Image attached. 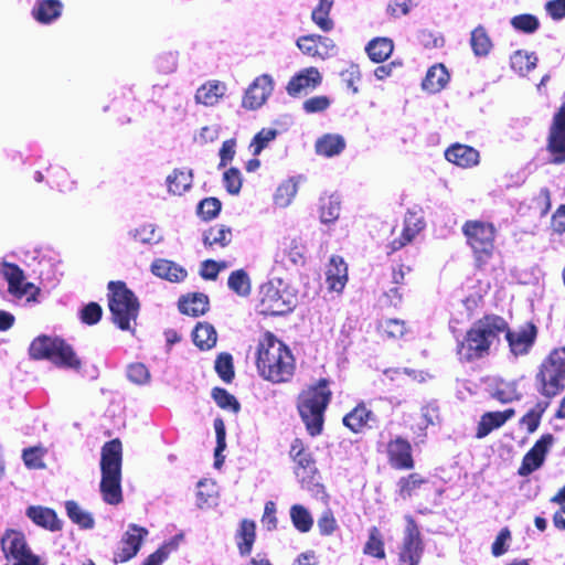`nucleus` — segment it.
I'll return each mask as SVG.
<instances>
[{
  "instance_id": "obj_1",
  "label": "nucleus",
  "mask_w": 565,
  "mask_h": 565,
  "mask_svg": "<svg viewBox=\"0 0 565 565\" xmlns=\"http://www.w3.org/2000/svg\"><path fill=\"white\" fill-rule=\"evenodd\" d=\"M255 364L259 376L273 384L289 383L296 373V359L290 348L270 331L257 343Z\"/></svg>"
},
{
  "instance_id": "obj_2",
  "label": "nucleus",
  "mask_w": 565,
  "mask_h": 565,
  "mask_svg": "<svg viewBox=\"0 0 565 565\" xmlns=\"http://www.w3.org/2000/svg\"><path fill=\"white\" fill-rule=\"evenodd\" d=\"M497 313H484L477 319L458 341L456 354L462 363H472L488 358L491 349L500 342Z\"/></svg>"
},
{
  "instance_id": "obj_3",
  "label": "nucleus",
  "mask_w": 565,
  "mask_h": 565,
  "mask_svg": "<svg viewBox=\"0 0 565 565\" xmlns=\"http://www.w3.org/2000/svg\"><path fill=\"white\" fill-rule=\"evenodd\" d=\"M331 399L330 381L326 377L307 385L298 394L296 408L310 437H317L323 433L326 411Z\"/></svg>"
},
{
  "instance_id": "obj_4",
  "label": "nucleus",
  "mask_w": 565,
  "mask_h": 565,
  "mask_svg": "<svg viewBox=\"0 0 565 565\" xmlns=\"http://www.w3.org/2000/svg\"><path fill=\"white\" fill-rule=\"evenodd\" d=\"M108 308L113 322L122 331H130L136 321L140 303L135 294L121 281L108 282Z\"/></svg>"
},
{
  "instance_id": "obj_5",
  "label": "nucleus",
  "mask_w": 565,
  "mask_h": 565,
  "mask_svg": "<svg viewBox=\"0 0 565 565\" xmlns=\"http://www.w3.org/2000/svg\"><path fill=\"white\" fill-rule=\"evenodd\" d=\"M467 244L472 249L477 268H483L493 257L497 232L492 223L469 220L462 225Z\"/></svg>"
},
{
  "instance_id": "obj_6",
  "label": "nucleus",
  "mask_w": 565,
  "mask_h": 565,
  "mask_svg": "<svg viewBox=\"0 0 565 565\" xmlns=\"http://www.w3.org/2000/svg\"><path fill=\"white\" fill-rule=\"evenodd\" d=\"M535 380L539 392L547 398L565 390V345L552 350L542 361Z\"/></svg>"
},
{
  "instance_id": "obj_7",
  "label": "nucleus",
  "mask_w": 565,
  "mask_h": 565,
  "mask_svg": "<svg viewBox=\"0 0 565 565\" xmlns=\"http://www.w3.org/2000/svg\"><path fill=\"white\" fill-rule=\"evenodd\" d=\"M296 297L288 292L281 279H270L259 288V312L264 316H282L296 307Z\"/></svg>"
},
{
  "instance_id": "obj_8",
  "label": "nucleus",
  "mask_w": 565,
  "mask_h": 565,
  "mask_svg": "<svg viewBox=\"0 0 565 565\" xmlns=\"http://www.w3.org/2000/svg\"><path fill=\"white\" fill-rule=\"evenodd\" d=\"M498 320L499 338L504 334L510 353L515 358L527 355L537 340V326L533 321H525L512 329L504 317L498 315Z\"/></svg>"
},
{
  "instance_id": "obj_9",
  "label": "nucleus",
  "mask_w": 565,
  "mask_h": 565,
  "mask_svg": "<svg viewBox=\"0 0 565 565\" xmlns=\"http://www.w3.org/2000/svg\"><path fill=\"white\" fill-rule=\"evenodd\" d=\"M1 551L10 565H45L41 557L34 554L23 532L7 529L0 540Z\"/></svg>"
},
{
  "instance_id": "obj_10",
  "label": "nucleus",
  "mask_w": 565,
  "mask_h": 565,
  "mask_svg": "<svg viewBox=\"0 0 565 565\" xmlns=\"http://www.w3.org/2000/svg\"><path fill=\"white\" fill-rule=\"evenodd\" d=\"M405 521L406 527L398 548L397 565H419L425 548L422 533L412 515H406Z\"/></svg>"
},
{
  "instance_id": "obj_11",
  "label": "nucleus",
  "mask_w": 565,
  "mask_h": 565,
  "mask_svg": "<svg viewBox=\"0 0 565 565\" xmlns=\"http://www.w3.org/2000/svg\"><path fill=\"white\" fill-rule=\"evenodd\" d=\"M546 151L550 156V163H565V102L553 115L546 139Z\"/></svg>"
},
{
  "instance_id": "obj_12",
  "label": "nucleus",
  "mask_w": 565,
  "mask_h": 565,
  "mask_svg": "<svg viewBox=\"0 0 565 565\" xmlns=\"http://www.w3.org/2000/svg\"><path fill=\"white\" fill-rule=\"evenodd\" d=\"M1 274L8 281V292L18 299L26 298L28 302H34L41 290L33 282H26L23 270L19 265L9 262H2Z\"/></svg>"
},
{
  "instance_id": "obj_13",
  "label": "nucleus",
  "mask_w": 565,
  "mask_h": 565,
  "mask_svg": "<svg viewBox=\"0 0 565 565\" xmlns=\"http://www.w3.org/2000/svg\"><path fill=\"white\" fill-rule=\"evenodd\" d=\"M148 530L137 524H129L128 530L124 533L119 547L114 553L113 562L115 564L126 563L134 558L141 548Z\"/></svg>"
},
{
  "instance_id": "obj_14",
  "label": "nucleus",
  "mask_w": 565,
  "mask_h": 565,
  "mask_svg": "<svg viewBox=\"0 0 565 565\" xmlns=\"http://www.w3.org/2000/svg\"><path fill=\"white\" fill-rule=\"evenodd\" d=\"M386 458L395 470H412L415 467L412 444L402 436H395L388 440Z\"/></svg>"
},
{
  "instance_id": "obj_15",
  "label": "nucleus",
  "mask_w": 565,
  "mask_h": 565,
  "mask_svg": "<svg viewBox=\"0 0 565 565\" xmlns=\"http://www.w3.org/2000/svg\"><path fill=\"white\" fill-rule=\"evenodd\" d=\"M289 457L294 462L296 476L302 479L311 478L317 473V462L309 446L301 438H295L289 448Z\"/></svg>"
},
{
  "instance_id": "obj_16",
  "label": "nucleus",
  "mask_w": 565,
  "mask_h": 565,
  "mask_svg": "<svg viewBox=\"0 0 565 565\" xmlns=\"http://www.w3.org/2000/svg\"><path fill=\"white\" fill-rule=\"evenodd\" d=\"M553 443L554 436L552 434L542 435L532 448L523 456L522 462L518 469V475L521 477H527L541 468Z\"/></svg>"
},
{
  "instance_id": "obj_17",
  "label": "nucleus",
  "mask_w": 565,
  "mask_h": 565,
  "mask_svg": "<svg viewBox=\"0 0 565 565\" xmlns=\"http://www.w3.org/2000/svg\"><path fill=\"white\" fill-rule=\"evenodd\" d=\"M377 423V416L367 407L364 401H360L343 418L342 424L353 434H362L373 428Z\"/></svg>"
},
{
  "instance_id": "obj_18",
  "label": "nucleus",
  "mask_w": 565,
  "mask_h": 565,
  "mask_svg": "<svg viewBox=\"0 0 565 565\" xmlns=\"http://www.w3.org/2000/svg\"><path fill=\"white\" fill-rule=\"evenodd\" d=\"M296 44L303 54L315 58L326 60L335 53L333 40L319 34L302 35Z\"/></svg>"
},
{
  "instance_id": "obj_19",
  "label": "nucleus",
  "mask_w": 565,
  "mask_h": 565,
  "mask_svg": "<svg viewBox=\"0 0 565 565\" xmlns=\"http://www.w3.org/2000/svg\"><path fill=\"white\" fill-rule=\"evenodd\" d=\"M273 92V79L268 74H263L254 79L246 89L242 106L246 109H257L265 104Z\"/></svg>"
},
{
  "instance_id": "obj_20",
  "label": "nucleus",
  "mask_w": 565,
  "mask_h": 565,
  "mask_svg": "<svg viewBox=\"0 0 565 565\" xmlns=\"http://www.w3.org/2000/svg\"><path fill=\"white\" fill-rule=\"evenodd\" d=\"M424 227L425 222L423 218L418 217L416 213H409L404 220L401 235L387 244V254H393L405 247L407 244L412 243L413 239L424 230Z\"/></svg>"
},
{
  "instance_id": "obj_21",
  "label": "nucleus",
  "mask_w": 565,
  "mask_h": 565,
  "mask_svg": "<svg viewBox=\"0 0 565 565\" xmlns=\"http://www.w3.org/2000/svg\"><path fill=\"white\" fill-rule=\"evenodd\" d=\"M322 82V76L318 68L311 66L301 70L299 73L295 74L288 82L286 86V90L289 96L296 97L302 90L308 88H316Z\"/></svg>"
},
{
  "instance_id": "obj_22",
  "label": "nucleus",
  "mask_w": 565,
  "mask_h": 565,
  "mask_svg": "<svg viewBox=\"0 0 565 565\" xmlns=\"http://www.w3.org/2000/svg\"><path fill=\"white\" fill-rule=\"evenodd\" d=\"M430 483L429 479L419 472H409L402 476L396 482V494L402 500H409L418 497Z\"/></svg>"
},
{
  "instance_id": "obj_23",
  "label": "nucleus",
  "mask_w": 565,
  "mask_h": 565,
  "mask_svg": "<svg viewBox=\"0 0 565 565\" xmlns=\"http://www.w3.org/2000/svg\"><path fill=\"white\" fill-rule=\"evenodd\" d=\"M514 416V408H507L501 412L497 411L484 413L478 423L476 437L478 439L487 437L492 430L502 427L508 420H510Z\"/></svg>"
},
{
  "instance_id": "obj_24",
  "label": "nucleus",
  "mask_w": 565,
  "mask_h": 565,
  "mask_svg": "<svg viewBox=\"0 0 565 565\" xmlns=\"http://www.w3.org/2000/svg\"><path fill=\"white\" fill-rule=\"evenodd\" d=\"M445 158L460 168H471L479 163L480 154L473 147L457 142L445 150Z\"/></svg>"
},
{
  "instance_id": "obj_25",
  "label": "nucleus",
  "mask_w": 565,
  "mask_h": 565,
  "mask_svg": "<svg viewBox=\"0 0 565 565\" xmlns=\"http://www.w3.org/2000/svg\"><path fill=\"white\" fill-rule=\"evenodd\" d=\"M122 445L119 438L111 439L102 447L100 471L121 472Z\"/></svg>"
},
{
  "instance_id": "obj_26",
  "label": "nucleus",
  "mask_w": 565,
  "mask_h": 565,
  "mask_svg": "<svg viewBox=\"0 0 565 565\" xmlns=\"http://www.w3.org/2000/svg\"><path fill=\"white\" fill-rule=\"evenodd\" d=\"M99 488L107 504L118 505L122 502L121 472H102Z\"/></svg>"
},
{
  "instance_id": "obj_27",
  "label": "nucleus",
  "mask_w": 565,
  "mask_h": 565,
  "mask_svg": "<svg viewBox=\"0 0 565 565\" xmlns=\"http://www.w3.org/2000/svg\"><path fill=\"white\" fill-rule=\"evenodd\" d=\"M26 516L38 526L56 532L62 530V522L53 509L42 505H31L26 509Z\"/></svg>"
},
{
  "instance_id": "obj_28",
  "label": "nucleus",
  "mask_w": 565,
  "mask_h": 565,
  "mask_svg": "<svg viewBox=\"0 0 565 565\" xmlns=\"http://www.w3.org/2000/svg\"><path fill=\"white\" fill-rule=\"evenodd\" d=\"M51 362L58 367L78 371L82 367V361L75 353L71 344L58 338L54 348Z\"/></svg>"
},
{
  "instance_id": "obj_29",
  "label": "nucleus",
  "mask_w": 565,
  "mask_h": 565,
  "mask_svg": "<svg viewBox=\"0 0 565 565\" xmlns=\"http://www.w3.org/2000/svg\"><path fill=\"white\" fill-rule=\"evenodd\" d=\"M326 281L332 291L341 292L348 281V266L342 257L332 256L326 273Z\"/></svg>"
},
{
  "instance_id": "obj_30",
  "label": "nucleus",
  "mask_w": 565,
  "mask_h": 565,
  "mask_svg": "<svg viewBox=\"0 0 565 565\" xmlns=\"http://www.w3.org/2000/svg\"><path fill=\"white\" fill-rule=\"evenodd\" d=\"M178 308L183 315L199 317L209 310L210 300L209 297L202 292H193L182 296L178 301Z\"/></svg>"
},
{
  "instance_id": "obj_31",
  "label": "nucleus",
  "mask_w": 565,
  "mask_h": 565,
  "mask_svg": "<svg viewBox=\"0 0 565 565\" xmlns=\"http://www.w3.org/2000/svg\"><path fill=\"white\" fill-rule=\"evenodd\" d=\"M235 541L239 555L248 556L256 541V523L253 520L243 519L235 533Z\"/></svg>"
},
{
  "instance_id": "obj_32",
  "label": "nucleus",
  "mask_w": 565,
  "mask_h": 565,
  "mask_svg": "<svg viewBox=\"0 0 565 565\" xmlns=\"http://www.w3.org/2000/svg\"><path fill=\"white\" fill-rule=\"evenodd\" d=\"M151 273L171 282H180L186 277V270L172 260L158 258L152 262Z\"/></svg>"
},
{
  "instance_id": "obj_33",
  "label": "nucleus",
  "mask_w": 565,
  "mask_h": 565,
  "mask_svg": "<svg viewBox=\"0 0 565 565\" xmlns=\"http://www.w3.org/2000/svg\"><path fill=\"white\" fill-rule=\"evenodd\" d=\"M449 73L444 64H435L428 68L422 87L424 90L435 94L446 87L449 82Z\"/></svg>"
},
{
  "instance_id": "obj_34",
  "label": "nucleus",
  "mask_w": 565,
  "mask_h": 565,
  "mask_svg": "<svg viewBox=\"0 0 565 565\" xmlns=\"http://www.w3.org/2000/svg\"><path fill=\"white\" fill-rule=\"evenodd\" d=\"M168 192L173 195H182L191 189L193 182V173L191 169H174L167 177Z\"/></svg>"
},
{
  "instance_id": "obj_35",
  "label": "nucleus",
  "mask_w": 565,
  "mask_h": 565,
  "mask_svg": "<svg viewBox=\"0 0 565 565\" xmlns=\"http://www.w3.org/2000/svg\"><path fill=\"white\" fill-rule=\"evenodd\" d=\"M225 84L210 81L203 84L195 93V102L204 106H214L224 96Z\"/></svg>"
},
{
  "instance_id": "obj_36",
  "label": "nucleus",
  "mask_w": 565,
  "mask_h": 565,
  "mask_svg": "<svg viewBox=\"0 0 565 565\" xmlns=\"http://www.w3.org/2000/svg\"><path fill=\"white\" fill-rule=\"evenodd\" d=\"M62 8L60 0H39L32 9V17L38 22L47 24L61 15Z\"/></svg>"
},
{
  "instance_id": "obj_37",
  "label": "nucleus",
  "mask_w": 565,
  "mask_h": 565,
  "mask_svg": "<svg viewBox=\"0 0 565 565\" xmlns=\"http://www.w3.org/2000/svg\"><path fill=\"white\" fill-rule=\"evenodd\" d=\"M393 50L394 43L388 38H375L365 47L370 60L374 63L386 61L392 55Z\"/></svg>"
},
{
  "instance_id": "obj_38",
  "label": "nucleus",
  "mask_w": 565,
  "mask_h": 565,
  "mask_svg": "<svg viewBox=\"0 0 565 565\" xmlns=\"http://www.w3.org/2000/svg\"><path fill=\"white\" fill-rule=\"evenodd\" d=\"M537 56L534 52L516 50L510 56L511 68L521 76L527 75L537 65Z\"/></svg>"
},
{
  "instance_id": "obj_39",
  "label": "nucleus",
  "mask_w": 565,
  "mask_h": 565,
  "mask_svg": "<svg viewBox=\"0 0 565 565\" xmlns=\"http://www.w3.org/2000/svg\"><path fill=\"white\" fill-rule=\"evenodd\" d=\"M345 148V140L340 135L327 134L316 142L318 154L330 158L341 153Z\"/></svg>"
},
{
  "instance_id": "obj_40",
  "label": "nucleus",
  "mask_w": 565,
  "mask_h": 565,
  "mask_svg": "<svg viewBox=\"0 0 565 565\" xmlns=\"http://www.w3.org/2000/svg\"><path fill=\"white\" fill-rule=\"evenodd\" d=\"M58 338L39 335L30 344L29 355L33 360L51 361Z\"/></svg>"
},
{
  "instance_id": "obj_41",
  "label": "nucleus",
  "mask_w": 565,
  "mask_h": 565,
  "mask_svg": "<svg viewBox=\"0 0 565 565\" xmlns=\"http://www.w3.org/2000/svg\"><path fill=\"white\" fill-rule=\"evenodd\" d=\"M192 340L201 350H207L215 345L217 334L214 327L207 322H198L192 331Z\"/></svg>"
},
{
  "instance_id": "obj_42",
  "label": "nucleus",
  "mask_w": 565,
  "mask_h": 565,
  "mask_svg": "<svg viewBox=\"0 0 565 565\" xmlns=\"http://www.w3.org/2000/svg\"><path fill=\"white\" fill-rule=\"evenodd\" d=\"M47 172L51 188H56L63 193H71L76 190V182L64 168L60 166L50 167Z\"/></svg>"
},
{
  "instance_id": "obj_43",
  "label": "nucleus",
  "mask_w": 565,
  "mask_h": 565,
  "mask_svg": "<svg viewBox=\"0 0 565 565\" xmlns=\"http://www.w3.org/2000/svg\"><path fill=\"white\" fill-rule=\"evenodd\" d=\"M276 260L285 263L286 258L292 264H303V246L299 244L297 241L292 239L289 243L282 242L275 254Z\"/></svg>"
},
{
  "instance_id": "obj_44",
  "label": "nucleus",
  "mask_w": 565,
  "mask_h": 565,
  "mask_svg": "<svg viewBox=\"0 0 565 565\" xmlns=\"http://www.w3.org/2000/svg\"><path fill=\"white\" fill-rule=\"evenodd\" d=\"M363 553L377 559H384L386 557L384 537L377 526H372L369 530V536L364 544Z\"/></svg>"
},
{
  "instance_id": "obj_45",
  "label": "nucleus",
  "mask_w": 565,
  "mask_h": 565,
  "mask_svg": "<svg viewBox=\"0 0 565 565\" xmlns=\"http://www.w3.org/2000/svg\"><path fill=\"white\" fill-rule=\"evenodd\" d=\"M470 45L478 57H484L491 52L493 44L484 26L478 25L471 31Z\"/></svg>"
},
{
  "instance_id": "obj_46",
  "label": "nucleus",
  "mask_w": 565,
  "mask_h": 565,
  "mask_svg": "<svg viewBox=\"0 0 565 565\" xmlns=\"http://www.w3.org/2000/svg\"><path fill=\"white\" fill-rule=\"evenodd\" d=\"M232 241V231L228 226L217 224L211 226L203 235V243L207 247L217 245L226 247Z\"/></svg>"
},
{
  "instance_id": "obj_47",
  "label": "nucleus",
  "mask_w": 565,
  "mask_h": 565,
  "mask_svg": "<svg viewBox=\"0 0 565 565\" xmlns=\"http://www.w3.org/2000/svg\"><path fill=\"white\" fill-rule=\"evenodd\" d=\"M65 510L70 520L81 529L89 530L94 527L95 520L93 515L89 512L83 510L76 501H66Z\"/></svg>"
},
{
  "instance_id": "obj_48",
  "label": "nucleus",
  "mask_w": 565,
  "mask_h": 565,
  "mask_svg": "<svg viewBox=\"0 0 565 565\" xmlns=\"http://www.w3.org/2000/svg\"><path fill=\"white\" fill-rule=\"evenodd\" d=\"M333 3L334 0H320L311 12L312 21L323 32H329L334 26L332 19L329 17Z\"/></svg>"
},
{
  "instance_id": "obj_49",
  "label": "nucleus",
  "mask_w": 565,
  "mask_h": 565,
  "mask_svg": "<svg viewBox=\"0 0 565 565\" xmlns=\"http://www.w3.org/2000/svg\"><path fill=\"white\" fill-rule=\"evenodd\" d=\"M227 285L233 292L241 297H247L252 291L250 278L244 269L232 271Z\"/></svg>"
},
{
  "instance_id": "obj_50",
  "label": "nucleus",
  "mask_w": 565,
  "mask_h": 565,
  "mask_svg": "<svg viewBox=\"0 0 565 565\" xmlns=\"http://www.w3.org/2000/svg\"><path fill=\"white\" fill-rule=\"evenodd\" d=\"M491 397L501 404H508L519 401L521 394L519 393L514 382L500 381L494 385L493 391L491 392Z\"/></svg>"
},
{
  "instance_id": "obj_51",
  "label": "nucleus",
  "mask_w": 565,
  "mask_h": 565,
  "mask_svg": "<svg viewBox=\"0 0 565 565\" xmlns=\"http://www.w3.org/2000/svg\"><path fill=\"white\" fill-rule=\"evenodd\" d=\"M290 519L292 525L301 533H307L312 529L313 519L308 509L301 504L291 505Z\"/></svg>"
},
{
  "instance_id": "obj_52",
  "label": "nucleus",
  "mask_w": 565,
  "mask_h": 565,
  "mask_svg": "<svg viewBox=\"0 0 565 565\" xmlns=\"http://www.w3.org/2000/svg\"><path fill=\"white\" fill-rule=\"evenodd\" d=\"M212 398L222 409H227L237 414L241 411L238 399L223 387H214L211 392Z\"/></svg>"
},
{
  "instance_id": "obj_53",
  "label": "nucleus",
  "mask_w": 565,
  "mask_h": 565,
  "mask_svg": "<svg viewBox=\"0 0 565 565\" xmlns=\"http://www.w3.org/2000/svg\"><path fill=\"white\" fill-rule=\"evenodd\" d=\"M214 429L216 435V447L214 449V466L215 468H221L224 462V456L222 452L226 448V429L224 420L221 417L214 419Z\"/></svg>"
},
{
  "instance_id": "obj_54",
  "label": "nucleus",
  "mask_w": 565,
  "mask_h": 565,
  "mask_svg": "<svg viewBox=\"0 0 565 565\" xmlns=\"http://www.w3.org/2000/svg\"><path fill=\"white\" fill-rule=\"evenodd\" d=\"M546 407L547 403H537L533 408H531L522 416L520 419V425L524 426L529 434H533L539 428Z\"/></svg>"
},
{
  "instance_id": "obj_55",
  "label": "nucleus",
  "mask_w": 565,
  "mask_h": 565,
  "mask_svg": "<svg viewBox=\"0 0 565 565\" xmlns=\"http://www.w3.org/2000/svg\"><path fill=\"white\" fill-rule=\"evenodd\" d=\"M512 28L516 31L531 34L539 30L540 21L531 13H522L514 15L510 21Z\"/></svg>"
},
{
  "instance_id": "obj_56",
  "label": "nucleus",
  "mask_w": 565,
  "mask_h": 565,
  "mask_svg": "<svg viewBox=\"0 0 565 565\" xmlns=\"http://www.w3.org/2000/svg\"><path fill=\"white\" fill-rule=\"evenodd\" d=\"M379 330L383 337L391 340H398L403 338L407 331L405 321L399 319L385 320L379 326Z\"/></svg>"
},
{
  "instance_id": "obj_57",
  "label": "nucleus",
  "mask_w": 565,
  "mask_h": 565,
  "mask_svg": "<svg viewBox=\"0 0 565 565\" xmlns=\"http://www.w3.org/2000/svg\"><path fill=\"white\" fill-rule=\"evenodd\" d=\"M215 371L225 383H231L235 376L233 358L230 353H221L215 360Z\"/></svg>"
},
{
  "instance_id": "obj_58",
  "label": "nucleus",
  "mask_w": 565,
  "mask_h": 565,
  "mask_svg": "<svg viewBox=\"0 0 565 565\" xmlns=\"http://www.w3.org/2000/svg\"><path fill=\"white\" fill-rule=\"evenodd\" d=\"M222 203L216 198H205L198 204V215L204 220L210 221L216 217L221 211Z\"/></svg>"
},
{
  "instance_id": "obj_59",
  "label": "nucleus",
  "mask_w": 565,
  "mask_h": 565,
  "mask_svg": "<svg viewBox=\"0 0 565 565\" xmlns=\"http://www.w3.org/2000/svg\"><path fill=\"white\" fill-rule=\"evenodd\" d=\"M278 135V131L273 128H263L253 138L249 147L253 148V154H259L268 143L274 140Z\"/></svg>"
},
{
  "instance_id": "obj_60",
  "label": "nucleus",
  "mask_w": 565,
  "mask_h": 565,
  "mask_svg": "<svg viewBox=\"0 0 565 565\" xmlns=\"http://www.w3.org/2000/svg\"><path fill=\"white\" fill-rule=\"evenodd\" d=\"M551 205V191L547 188H542L531 201V207L536 210L540 217L548 214Z\"/></svg>"
},
{
  "instance_id": "obj_61",
  "label": "nucleus",
  "mask_w": 565,
  "mask_h": 565,
  "mask_svg": "<svg viewBox=\"0 0 565 565\" xmlns=\"http://www.w3.org/2000/svg\"><path fill=\"white\" fill-rule=\"evenodd\" d=\"M340 215V203L332 198L323 200L320 206V220L322 223H332Z\"/></svg>"
},
{
  "instance_id": "obj_62",
  "label": "nucleus",
  "mask_w": 565,
  "mask_h": 565,
  "mask_svg": "<svg viewBox=\"0 0 565 565\" xmlns=\"http://www.w3.org/2000/svg\"><path fill=\"white\" fill-rule=\"evenodd\" d=\"M223 183L230 194H238L242 188V175L238 169L230 168L223 174Z\"/></svg>"
},
{
  "instance_id": "obj_63",
  "label": "nucleus",
  "mask_w": 565,
  "mask_h": 565,
  "mask_svg": "<svg viewBox=\"0 0 565 565\" xmlns=\"http://www.w3.org/2000/svg\"><path fill=\"white\" fill-rule=\"evenodd\" d=\"M127 377L135 384H146L150 380V373L142 363H131L127 367Z\"/></svg>"
},
{
  "instance_id": "obj_64",
  "label": "nucleus",
  "mask_w": 565,
  "mask_h": 565,
  "mask_svg": "<svg viewBox=\"0 0 565 565\" xmlns=\"http://www.w3.org/2000/svg\"><path fill=\"white\" fill-rule=\"evenodd\" d=\"M103 316V308L97 302H89L81 310L82 322L93 326L100 321Z\"/></svg>"
}]
</instances>
